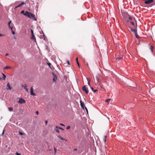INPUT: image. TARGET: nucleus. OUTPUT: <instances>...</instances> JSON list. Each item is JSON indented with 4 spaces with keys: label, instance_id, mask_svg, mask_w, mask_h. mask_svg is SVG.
Instances as JSON below:
<instances>
[{
    "label": "nucleus",
    "instance_id": "nucleus-17",
    "mask_svg": "<svg viewBox=\"0 0 155 155\" xmlns=\"http://www.w3.org/2000/svg\"><path fill=\"white\" fill-rule=\"evenodd\" d=\"M153 46H152L151 45V46H150V50L151 51V52H152L153 51Z\"/></svg>",
    "mask_w": 155,
    "mask_h": 155
},
{
    "label": "nucleus",
    "instance_id": "nucleus-35",
    "mask_svg": "<svg viewBox=\"0 0 155 155\" xmlns=\"http://www.w3.org/2000/svg\"><path fill=\"white\" fill-rule=\"evenodd\" d=\"M91 88L92 91H94V88L92 87H91Z\"/></svg>",
    "mask_w": 155,
    "mask_h": 155
},
{
    "label": "nucleus",
    "instance_id": "nucleus-18",
    "mask_svg": "<svg viewBox=\"0 0 155 155\" xmlns=\"http://www.w3.org/2000/svg\"><path fill=\"white\" fill-rule=\"evenodd\" d=\"M59 138L61 140H65L66 141H67V140L65 139H64L63 138H62V137H61L60 136H58Z\"/></svg>",
    "mask_w": 155,
    "mask_h": 155
},
{
    "label": "nucleus",
    "instance_id": "nucleus-34",
    "mask_svg": "<svg viewBox=\"0 0 155 155\" xmlns=\"http://www.w3.org/2000/svg\"><path fill=\"white\" fill-rule=\"evenodd\" d=\"M12 30V34H13V35H14V34H15V31H13L12 29V30Z\"/></svg>",
    "mask_w": 155,
    "mask_h": 155
},
{
    "label": "nucleus",
    "instance_id": "nucleus-24",
    "mask_svg": "<svg viewBox=\"0 0 155 155\" xmlns=\"http://www.w3.org/2000/svg\"><path fill=\"white\" fill-rule=\"evenodd\" d=\"M135 36V37H136L137 38H138L139 37L138 36V35L137 34V33H136V34H134Z\"/></svg>",
    "mask_w": 155,
    "mask_h": 155
},
{
    "label": "nucleus",
    "instance_id": "nucleus-23",
    "mask_svg": "<svg viewBox=\"0 0 155 155\" xmlns=\"http://www.w3.org/2000/svg\"><path fill=\"white\" fill-rule=\"evenodd\" d=\"M8 110L9 111H12L13 110V108L11 107H10L8 108Z\"/></svg>",
    "mask_w": 155,
    "mask_h": 155
},
{
    "label": "nucleus",
    "instance_id": "nucleus-46",
    "mask_svg": "<svg viewBox=\"0 0 155 155\" xmlns=\"http://www.w3.org/2000/svg\"><path fill=\"white\" fill-rule=\"evenodd\" d=\"M60 125L61 126H64V124H60Z\"/></svg>",
    "mask_w": 155,
    "mask_h": 155
},
{
    "label": "nucleus",
    "instance_id": "nucleus-6",
    "mask_svg": "<svg viewBox=\"0 0 155 155\" xmlns=\"http://www.w3.org/2000/svg\"><path fill=\"white\" fill-rule=\"evenodd\" d=\"M123 54H122L121 56H119L118 55H117L115 57V58H116V60L117 59H122L123 58Z\"/></svg>",
    "mask_w": 155,
    "mask_h": 155
},
{
    "label": "nucleus",
    "instance_id": "nucleus-3",
    "mask_svg": "<svg viewBox=\"0 0 155 155\" xmlns=\"http://www.w3.org/2000/svg\"><path fill=\"white\" fill-rule=\"evenodd\" d=\"M129 28L130 29L131 31L134 34H136L137 33V28H132L131 26H129Z\"/></svg>",
    "mask_w": 155,
    "mask_h": 155
},
{
    "label": "nucleus",
    "instance_id": "nucleus-22",
    "mask_svg": "<svg viewBox=\"0 0 155 155\" xmlns=\"http://www.w3.org/2000/svg\"><path fill=\"white\" fill-rule=\"evenodd\" d=\"M107 138V136H104V141L105 142L106 141V139Z\"/></svg>",
    "mask_w": 155,
    "mask_h": 155
},
{
    "label": "nucleus",
    "instance_id": "nucleus-50",
    "mask_svg": "<svg viewBox=\"0 0 155 155\" xmlns=\"http://www.w3.org/2000/svg\"><path fill=\"white\" fill-rule=\"evenodd\" d=\"M2 80V78L0 77V80Z\"/></svg>",
    "mask_w": 155,
    "mask_h": 155
},
{
    "label": "nucleus",
    "instance_id": "nucleus-49",
    "mask_svg": "<svg viewBox=\"0 0 155 155\" xmlns=\"http://www.w3.org/2000/svg\"><path fill=\"white\" fill-rule=\"evenodd\" d=\"M3 35L0 33V36H2Z\"/></svg>",
    "mask_w": 155,
    "mask_h": 155
},
{
    "label": "nucleus",
    "instance_id": "nucleus-40",
    "mask_svg": "<svg viewBox=\"0 0 155 155\" xmlns=\"http://www.w3.org/2000/svg\"><path fill=\"white\" fill-rule=\"evenodd\" d=\"M55 131H56V132L58 133L59 132V131L58 130H56Z\"/></svg>",
    "mask_w": 155,
    "mask_h": 155
},
{
    "label": "nucleus",
    "instance_id": "nucleus-8",
    "mask_svg": "<svg viewBox=\"0 0 155 155\" xmlns=\"http://www.w3.org/2000/svg\"><path fill=\"white\" fill-rule=\"evenodd\" d=\"M31 38L32 40H34L35 42H36V39L34 34L31 35Z\"/></svg>",
    "mask_w": 155,
    "mask_h": 155
},
{
    "label": "nucleus",
    "instance_id": "nucleus-2",
    "mask_svg": "<svg viewBox=\"0 0 155 155\" xmlns=\"http://www.w3.org/2000/svg\"><path fill=\"white\" fill-rule=\"evenodd\" d=\"M27 16L30 18L34 19V20L35 21L36 20V18L35 17V15L29 12L28 15Z\"/></svg>",
    "mask_w": 155,
    "mask_h": 155
},
{
    "label": "nucleus",
    "instance_id": "nucleus-14",
    "mask_svg": "<svg viewBox=\"0 0 155 155\" xmlns=\"http://www.w3.org/2000/svg\"><path fill=\"white\" fill-rule=\"evenodd\" d=\"M11 21H10L8 23V26H9V28L11 29V30H12V27H11L10 26V24L11 23Z\"/></svg>",
    "mask_w": 155,
    "mask_h": 155
},
{
    "label": "nucleus",
    "instance_id": "nucleus-13",
    "mask_svg": "<svg viewBox=\"0 0 155 155\" xmlns=\"http://www.w3.org/2000/svg\"><path fill=\"white\" fill-rule=\"evenodd\" d=\"M99 75H97V76H96L95 78H96V79H97V81H98V82H99L100 81V80H99Z\"/></svg>",
    "mask_w": 155,
    "mask_h": 155
},
{
    "label": "nucleus",
    "instance_id": "nucleus-45",
    "mask_svg": "<svg viewBox=\"0 0 155 155\" xmlns=\"http://www.w3.org/2000/svg\"><path fill=\"white\" fill-rule=\"evenodd\" d=\"M8 55H9V54L8 53H6L5 54V56H8Z\"/></svg>",
    "mask_w": 155,
    "mask_h": 155
},
{
    "label": "nucleus",
    "instance_id": "nucleus-19",
    "mask_svg": "<svg viewBox=\"0 0 155 155\" xmlns=\"http://www.w3.org/2000/svg\"><path fill=\"white\" fill-rule=\"evenodd\" d=\"M29 13V12H25L24 13V15L27 16L28 15Z\"/></svg>",
    "mask_w": 155,
    "mask_h": 155
},
{
    "label": "nucleus",
    "instance_id": "nucleus-16",
    "mask_svg": "<svg viewBox=\"0 0 155 155\" xmlns=\"http://www.w3.org/2000/svg\"><path fill=\"white\" fill-rule=\"evenodd\" d=\"M87 81H88V85L90 86V78H87Z\"/></svg>",
    "mask_w": 155,
    "mask_h": 155
},
{
    "label": "nucleus",
    "instance_id": "nucleus-37",
    "mask_svg": "<svg viewBox=\"0 0 155 155\" xmlns=\"http://www.w3.org/2000/svg\"><path fill=\"white\" fill-rule=\"evenodd\" d=\"M97 91V89H95V90H94V92H96Z\"/></svg>",
    "mask_w": 155,
    "mask_h": 155
},
{
    "label": "nucleus",
    "instance_id": "nucleus-44",
    "mask_svg": "<svg viewBox=\"0 0 155 155\" xmlns=\"http://www.w3.org/2000/svg\"><path fill=\"white\" fill-rule=\"evenodd\" d=\"M45 123L46 125H47V123H48V121H46L45 122Z\"/></svg>",
    "mask_w": 155,
    "mask_h": 155
},
{
    "label": "nucleus",
    "instance_id": "nucleus-47",
    "mask_svg": "<svg viewBox=\"0 0 155 155\" xmlns=\"http://www.w3.org/2000/svg\"><path fill=\"white\" fill-rule=\"evenodd\" d=\"M77 149H74V151H77Z\"/></svg>",
    "mask_w": 155,
    "mask_h": 155
},
{
    "label": "nucleus",
    "instance_id": "nucleus-48",
    "mask_svg": "<svg viewBox=\"0 0 155 155\" xmlns=\"http://www.w3.org/2000/svg\"><path fill=\"white\" fill-rule=\"evenodd\" d=\"M76 61H77H77H78V58H76Z\"/></svg>",
    "mask_w": 155,
    "mask_h": 155
},
{
    "label": "nucleus",
    "instance_id": "nucleus-5",
    "mask_svg": "<svg viewBox=\"0 0 155 155\" xmlns=\"http://www.w3.org/2000/svg\"><path fill=\"white\" fill-rule=\"evenodd\" d=\"M18 102L20 104H24L25 102V101L24 99L20 98L18 101Z\"/></svg>",
    "mask_w": 155,
    "mask_h": 155
},
{
    "label": "nucleus",
    "instance_id": "nucleus-27",
    "mask_svg": "<svg viewBox=\"0 0 155 155\" xmlns=\"http://www.w3.org/2000/svg\"><path fill=\"white\" fill-rule=\"evenodd\" d=\"M19 134L21 135H23L24 134L20 132V131H19Z\"/></svg>",
    "mask_w": 155,
    "mask_h": 155
},
{
    "label": "nucleus",
    "instance_id": "nucleus-36",
    "mask_svg": "<svg viewBox=\"0 0 155 155\" xmlns=\"http://www.w3.org/2000/svg\"><path fill=\"white\" fill-rule=\"evenodd\" d=\"M4 132H5V130H4V129L3 130L2 134V135H4Z\"/></svg>",
    "mask_w": 155,
    "mask_h": 155
},
{
    "label": "nucleus",
    "instance_id": "nucleus-39",
    "mask_svg": "<svg viewBox=\"0 0 155 155\" xmlns=\"http://www.w3.org/2000/svg\"><path fill=\"white\" fill-rule=\"evenodd\" d=\"M67 62L69 65L70 64L69 61H67Z\"/></svg>",
    "mask_w": 155,
    "mask_h": 155
},
{
    "label": "nucleus",
    "instance_id": "nucleus-38",
    "mask_svg": "<svg viewBox=\"0 0 155 155\" xmlns=\"http://www.w3.org/2000/svg\"><path fill=\"white\" fill-rule=\"evenodd\" d=\"M38 111H37L36 112V114H37V115H38Z\"/></svg>",
    "mask_w": 155,
    "mask_h": 155
},
{
    "label": "nucleus",
    "instance_id": "nucleus-51",
    "mask_svg": "<svg viewBox=\"0 0 155 155\" xmlns=\"http://www.w3.org/2000/svg\"><path fill=\"white\" fill-rule=\"evenodd\" d=\"M53 80L54 81H55V78H54L53 79Z\"/></svg>",
    "mask_w": 155,
    "mask_h": 155
},
{
    "label": "nucleus",
    "instance_id": "nucleus-30",
    "mask_svg": "<svg viewBox=\"0 0 155 155\" xmlns=\"http://www.w3.org/2000/svg\"><path fill=\"white\" fill-rule=\"evenodd\" d=\"M49 65V67L51 68V66H50V65H51V64L50 63H47Z\"/></svg>",
    "mask_w": 155,
    "mask_h": 155
},
{
    "label": "nucleus",
    "instance_id": "nucleus-15",
    "mask_svg": "<svg viewBox=\"0 0 155 155\" xmlns=\"http://www.w3.org/2000/svg\"><path fill=\"white\" fill-rule=\"evenodd\" d=\"M12 68V67L10 66H6L5 68H4V69H11Z\"/></svg>",
    "mask_w": 155,
    "mask_h": 155
},
{
    "label": "nucleus",
    "instance_id": "nucleus-20",
    "mask_svg": "<svg viewBox=\"0 0 155 155\" xmlns=\"http://www.w3.org/2000/svg\"><path fill=\"white\" fill-rule=\"evenodd\" d=\"M27 87V86L26 85V86H24V89H25L26 91L27 92H28V89L26 88Z\"/></svg>",
    "mask_w": 155,
    "mask_h": 155
},
{
    "label": "nucleus",
    "instance_id": "nucleus-9",
    "mask_svg": "<svg viewBox=\"0 0 155 155\" xmlns=\"http://www.w3.org/2000/svg\"><path fill=\"white\" fill-rule=\"evenodd\" d=\"M153 2V0H148L145 2L144 3L147 4H149Z\"/></svg>",
    "mask_w": 155,
    "mask_h": 155
},
{
    "label": "nucleus",
    "instance_id": "nucleus-32",
    "mask_svg": "<svg viewBox=\"0 0 155 155\" xmlns=\"http://www.w3.org/2000/svg\"><path fill=\"white\" fill-rule=\"evenodd\" d=\"M77 64H78V67H79L80 68V65H79V62H78V61H77Z\"/></svg>",
    "mask_w": 155,
    "mask_h": 155
},
{
    "label": "nucleus",
    "instance_id": "nucleus-26",
    "mask_svg": "<svg viewBox=\"0 0 155 155\" xmlns=\"http://www.w3.org/2000/svg\"><path fill=\"white\" fill-rule=\"evenodd\" d=\"M110 99H107L106 100L105 102H107L108 103H109L110 101Z\"/></svg>",
    "mask_w": 155,
    "mask_h": 155
},
{
    "label": "nucleus",
    "instance_id": "nucleus-1",
    "mask_svg": "<svg viewBox=\"0 0 155 155\" xmlns=\"http://www.w3.org/2000/svg\"><path fill=\"white\" fill-rule=\"evenodd\" d=\"M129 20H128L127 22V24L128 25V26H131L130 24H131L132 26L131 27L132 28H137V25L135 20V19L134 18H132L131 16H129L128 18Z\"/></svg>",
    "mask_w": 155,
    "mask_h": 155
},
{
    "label": "nucleus",
    "instance_id": "nucleus-31",
    "mask_svg": "<svg viewBox=\"0 0 155 155\" xmlns=\"http://www.w3.org/2000/svg\"><path fill=\"white\" fill-rule=\"evenodd\" d=\"M70 128V127L69 126H68L67 127L66 129L67 130H68Z\"/></svg>",
    "mask_w": 155,
    "mask_h": 155
},
{
    "label": "nucleus",
    "instance_id": "nucleus-21",
    "mask_svg": "<svg viewBox=\"0 0 155 155\" xmlns=\"http://www.w3.org/2000/svg\"><path fill=\"white\" fill-rule=\"evenodd\" d=\"M2 75H3V78L4 79V80H5V78H6V76L3 73H2Z\"/></svg>",
    "mask_w": 155,
    "mask_h": 155
},
{
    "label": "nucleus",
    "instance_id": "nucleus-42",
    "mask_svg": "<svg viewBox=\"0 0 155 155\" xmlns=\"http://www.w3.org/2000/svg\"><path fill=\"white\" fill-rule=\"evenodd\" d=\"M85 109H86V110L87 112V113H88V110H87V108L85 107Z\"/></svg>",
    "mask_w": 155,
    "mask_h": 155
},
{
    "label": "nucleus",
    "instance_id": "nucleus-10",
    "mask_svg": "<svg viewBox=\"0 0 155 155\" xmlns=\"http://www.w3.org/2000/svg\"><path fill=\"white\" fill-rule=\"evenodd\" d=\"M7 90L9 89L10 90H11L12 89V87L10 86L9 83L7 84Z\"/></svg>",
    "mask_w": 155,
    "mask_h": 155
},
{
    "label": "nucleus",
    "instance_id": "nucleus-7",
    "mask_svg": "<svg viewBox=\"0 0 155 155\" xmlns=\"http://www.w3.org/2000/svg\"><path fill=\"white\" fill-rule=\"evenodd\" d=\"M33 88L32 87H31L30 89L31 94L35 96V94L33 92Z\"/></svg>",
    "mask_w": 155,
    "mask_h": 155
},
{
    "label": "nucleus",
    "instance_id": "nucleus-29",
    "mask_svg": "<svg viewBox=\"0 0 155 155\" xmlns=\"http://www.w3.org/2000/svg\"><path fill=\"white\" fill-rule=\"evenodd\" d=\"M54 150L55 153H56V148H55V147H54Z\"/></svg>",
    "mask_w": 155,
    "mask_h": 155
},
{
    "label": "nucleus",
    "instance_id": "nucleus-41",
    "mask_svg": "<svg viewBox=\"0 0 155 155\" xmlns=\"http://www.w3.org/2000/svg\"><path fill=\"white\" fill-rule=\"evenodd\" d=\"M19 8V7H18V5H17V6H16V7H15V9H16V8Z\"/></svg>",
    "mask_w": 155,
    "mask_h": 155
},
{
    "label": "nucleus",
    "instance_id": "nucleus-4",
    "mask_svg": "<svg viewBox=\"0 0 155 155\" xmlns=\"http://www.w3.org/2000/svg\"><path fill=\"white\" fill-rule=\"evenodd\" d=\"M82 90L86 94H88L89 92V91L87 87H86L85 85H84L82 87Z\"/></svg>",
    "mask_w": 155,
    "mask_h": 155
},
{
    "label": "nucleus",
    "instance_id": "nucleus-33",
    "mask_svg": "<svg viewBox=\"0 0 155 155\" xmlns=\"http://www.w3.org/2000/svg\"><path fill=\"white\" fill-rule=\"evenodd\" d=\"M24 13H25V11L24 10L21 11V13L23 14Z\"/></svg>",
    "mask_w": 155,
    "mask_h": 155
},
{
    "label": "nucleus",
    "instance_id": "nucleus-28",
    "mask_svg": "<svg viewBox=\"0 0 155 155\" xmlns=\"http://www.w3.org/2000/svg\"><path fill=\"white\" fill-rule=\"evenodd\" d=\"M31 35H34L33 31L32 29H31Z\"/></svg>",
    "mask_w": 155,
    "mask_h": 155
},
{
    "label": "nucleus",
    "instance_id": "nucleus-11",
    "mask_svg": "<svg viewBox=\"0 0 155 155\" xmlns=\"http://www.w3.org/2000/svg\"><path fill=\"white\" fill-rule=\"evenodd\" d=\"M80 104L81 107L83 109H84V104L81 101H80Z\"/></svg>",
    "mask_w": 155,
    "mask_h": 155
},
{
    "label": "nucleus",
    "instance_id": "nucleus-43",
    "mask_svg": "<svg viewBox=\"0 0 155 155\" xmlns=\"http://www.w3.org/2000/svg\"><path fill=\"white\" fill-rule=\"evenodd\" d=\"M17 155H21V154L19 153H16Z\"/></svg>",
    "mask_w": 155,
    "mask_h": 155
},
{
    "label": "nucleus",
    "instance_id": "nucleus-12",
    "mask_svg": "<svg viewBox=\"0 0 155 155\" xmlns=\"http://www.w3.org/2000/svg\"><path fill=\"white\" fill-rule=\"evenodd\" d=\"M26 3L24 2H22L20 4H19V5H18L19 7H20L21 6H22L23 5H25Z\"/></svg>",
    "mask_w": 155,
    "mask_h": 155
},
{
    "label": "nucleus",
    "instance_id": "nucleus-25",
    "mask_svg": "<svg viewBox=\"0 0 155 155\" xmlns=\"http://www.w3.org/2000/svg\"><path fill=\"white\" fill-rule=\"evenodd\" d=\"M56 127L57 128V129H61V130H64L63 128H61V127H58V126H56Z\"/></svg>",
    "mask_w": 155,
    "mask_h": 155
}]
</instances>
